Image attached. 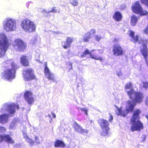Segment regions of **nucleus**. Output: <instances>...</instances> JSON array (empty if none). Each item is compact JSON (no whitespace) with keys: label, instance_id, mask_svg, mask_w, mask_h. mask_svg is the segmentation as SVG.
I'll return each mask as SVG.
<instances>
[{"label":"nucleus","instance_id":"1","mask_svg":"<svg viewBox=\"0 0 148 148\" xmlns=\"http://www.w3.org/2000/svg\"><path fill=\"white\" fill-rule=\"evenodd\" d=\"M132 85L130 82L127 84L125 86V90L130 98L132 100V101H128L126 103V110L123 111L121 108L117 107V110L116 113L118 115L125 117L130 112H132L134 109L136 103H140L143 101V94L140 92H136L132 89Z\"/></svg>","mask_w":148,"mask_h":148},{"label":"nucleus","instance_id":"2","mask_svg":"<svg viewBox=\"0 0 148 148\" xmlns=\"http://www.w3.org/2000/svg\"><path fill=\"white\" fill-rule=\"evenodd\" d=\"M18 109L19 106L17 104H5L3 105L1 110L2 113L8 114H4L0 115V122L3 123H6L8 120L9 114L11 116L13 115L15 112L16 109Z\"/></svg>","mask_w":148,"mask_h":148},{"label":"nucleus","instance_id":"3","mask_svg":"<svg viewBox=\"0 0 148 148\" xmlns=\"http://www.w3.org/2000/svg\"><path fill=\"white\" fill-rule=\"evenodd\" d=\"M8 62L11 63L12 68H5L1 74V77L3 79L8 81H11L15 78L16 69L18 68L19 66L12 60L10 59Z\"/></svg>","mask_w":148,"mask_h":148},{"label":"nucleus","instance_id":"4","mask_svg":"<svg viewBox=\"0 0 148 148\" xmlns=\"http://www.w3.org/2000/svg\"><path fill=\"white\" fill-rule=\"evenodd\" d=\"M140 112V111L138 109H136L134 111L130 122L131 130L132 131H139L143 128L142 123L138 120L139 114Z\"/></svg>","mask_w":148,"mask_h":148},{"label":"nucleus","instance_id":"5","mask_svg":"<svg viewBox=\"0 0 148 148\" xmlns=\"http://www.w3.org/2000/svg\"><path fill=\"white\" fill-rule=\"evenodd\" d=\"M10 39L4 33L0 34V58L5 54L10 45Z\"/></svg>","mask_w":148,"mask_h":148},{"label":"nucleus","instance_id":"6","mask_svg":"<svg viewBox=\"0 0 148 148\" xmlns=\"http://www.w3.org/2000/svg\"><path fill=\"white\" fill-rule=\"evenodd\" d=\"M3 29L7 32H12L17 28L16 22L15 20L10 17L5 18L2 22Z\"/></svg>","mask_w":148,"mask_h":148},{"label":"nucleus","instance_id":"7","mask_svg":"<svg viewBox=\"0 0 148 148\" xmlns=\"http://www.w3.org/2000/svg\"><path fill=\"white\" fill-rule=\"evenodd\" d=\"M21 27L24 31L28 33L34 32L36 28L35 24L28 19L23 20L22 21Z\"/></svg>","mask_w":148,"mask_h":148},{"label":"nucleus","instance_id":"8","mask_svg":"<svg viewBox=\"0 0 148 148\" xmlns=\"http://www.w3.org/2000/svg\"><path fill=\"white\" fill-rule=\"evenodd\" d=\"M132 11L136 14H140V15H147L148 16V12L143 10L139 1L135 2L132 5Z\"/></svg>","mask_w":148,"mask_h":148},{"label":"nucleus","instance_id":"9","mask_svg":"<svg viewBox=\"0 0 148 148\" xmlns=\"http://www.w3.org/2000/svg\"><path fill=\"white\" fill-rule=\"evenodd\" d=\"M23 79L25 81H28L36 79L33 70L31 69H27L24 70L23 72Z\"/></svg>","mask_w":148,"mask_h":148},{"label":"nucleus","instance_id":"10","mask_svg":"<svg viewBox=\"0 0 148 148\" xmlns=\"http://www.w3.org/2000/svg\"><path fill=\"white\" fill-rule=\"evenodd\" d=\"M14 49L18 51H24L26 48V44L20 39L15 40L13 44Z\"/></svg>","mask_w":148,"mask_h":148},{"label":"nucleus","instance_id":"11","mask_svg":"<svg viewBox=\"0 0 148 148\" xmlns=\"http://www.w3.org/2000/svg\"><path fill=\"white\" fill-rule=\"evenodd\" d=\"M92 51H92L89 52V50L87 49L84 51V53L81 55V56L82 58L85 57H89L92 59L96 60H99L100 61H102V58L98 56L92 54Z\"/></svg>","mask_w":148,"mask_h":148},{"label":"nucleus","instance_id":"12","mask_svg":"<svg viewBox=\"0 0 148 148\" xmlns=\"http://www.w3.org/2000/svg\"><path fill=\"white\" fill-rule=\"evenodd\" d=\"M112 51L113 54L116 56H118L123 54V51L122 48L118 44L114 45Z\"/></svg>","mask_w":148,"mask_h":148},{"label":"nucleus","instance_id":"13","mask_svg":"<svg viewBox=\"0 0 148 148\" xmlns=\"http://www.w3.org/2000/svg\"><path fill=\"white\" fill-rule=\"evenodd\" d=\"M44 72L46 77L49 80L53 81H56V79L54 75L50 71L49 69L47 67V64H45V65Z\"/></svg>","mask_w":148,"mask_h":148},{"label":"nucleus","instance_id":"14","mask_svg":"<svg viewBox=\"0 0 148 148\" xmlns=\"http://www.w3.org/2000/svg\"><path fill=\"white\" fill-rule=\"evenodd\" d=\"M24 96L25 101L29 104H32L33 102L34 99L33 97L32 93L31 92L29 91H26Z\"/></svg>","mask_w":148,"mask_h":148},{"label":"nucleus","instance_id":"15","mask_svg":"<svg viewBox=\"0 0 148 148\" xmlns=\"http://www.w3.org/2000/svg\"><path fill=\"white\" fill-rule=\"evenodd\" d=\"M73 127L75 130L81 134H84V133H88V131L87 130L83 129L82 127L77 124L75 122L73 124Z\"/></svg>","mask_w":148,"mask_h":148},{"label":"nucleus","instance_id":"16","mask_svg":"<svg viewBox=\"0 0 148 148\" xmlns=\"http://www.w3.org/2000/svg\"><path fill=\"white\" fill-rule=\"evenodd\" d=\"M3 140L9 143H13L14 142V141L12 140V138L10 137V136L8 135H0V142Z\"/></svg>","mask_w":148,"mask_h":148},{"label":"nucleus","instance_id":"17","mask_svg":"<svg viewBox=\"0 0 148 148\" xmlns=\"http://www.w3.org/2000/svg\"><path fill=\"white\" fill-rule=\"evenodd\" d=\"M98 122L101 128H109V123L108 121L103 119H101L98 120Z\"/></svg>","mask_w":148,"mask_h":148},{"label":"nucleus","instance_id":"18","mask_svg":"<svg viewBox=\"0 0 148 148\" xmlns=\"http://www.w3.org/2000/svg\"><path fill=\"white\" fill-rule=\"evenodd\" d=\"M121 14L119 12H116L114 13L113 16V18L117 21H120L122 18Z\"/></svg>","mask_w":148,"mask_h":148},{"label":"nucleus","instance_id":"19","mask_svg":"<svg viewBox=\"0 0 148 148\" xmlns=\"http://www.w3.org/2000/svg\"><path fill=\"white\" fill-rule=\"evenodd\" d=\"M21 63L24 66H27L28 65L29 62L27 57L25 56H23L21 58Z\"/></svg>","mask_w":148,"mask_h":148},{"label":"nucleus","instance_id":"20","mask_svg":"<svg viewBox=\"0 0 148 148\" xmlns=\"http://www.w3.org/2000/svg\"><path fill=\"white\" fill-rule=\"evenodd\" d=\"M23 134L24 138L26 139L27 142H28L32 146L33 145L34 143V141L28 137L26 134V131H23Z\"/></svg>","mask_w":148,"mask_h":148},{"label":"nucleus","instance_id":"21","mask_svg":"<svg viewBox=\"0 0 148 148\" xmlns=\"http://www.w3.org/2000/svg\"><path fill=\"white\" fill-rule=\"evenodd\" d=\"M54 146L56 147H60L63 148L65 146V145L62 141L58 140L56 141Z\"/></svg>","mask_w":148,"mask_h":148},{"label":"nucleus","instance_id":"22","mask_svg":"<svg viewBox=\"0 0 148 148\" xmlns=\"http://www.w3.org/2000/svg\"><path fill=\"white\" fill-rule=\"evenodd\" d=\"M138 21L137 17L135 15H133L131 18V24L133 26L135 25Z\"/></svg>","mask_w":148,"mask_h":148},{"label":"nucleus","instance_id":"23","mask_svg":"<svg viewBox=\"0 0 148 148\" xmlns=\"http://www.w3.org/2000/svg\"><path fill=\"white\" fill-rule=\"evenodd\" d=\"M102 130L101 132V135L103 136H108L109 133V128H101Z\"/></svg>","mask_w":148,"mask_h":148},{"label":"nucleus","instance_id":"24","mask_svg":"<svg viewBox=\"0 0 148 148\" xmlns=\"http://www.w3.org/2000/svg\"><path fill=\"white\" fill-rule=\"evenodd\" d=\"M62 45L64 49H67L70 47L71 45L68 42L66 41L62 42Z\"/></svg>","mask_w":148,"mask_h":148},{"label":"nucleus","instance_id":"25","mask_svg":"<svg viewBox=\"0 0 148 148\" xmlns=\"http://www.w3.org/2000/svg\"><path fill=\"white\" fill-rule=\"evenodd\" d=\"M91 38L90 35H88L87 33L85 34L84 37V41L85 42L88 41V39Z\"/></svg>","mask_w":148,"mask_h":148},{"label":"nucleus","instance_id":"26","mask_svg":"<svg viewBox=\"0 0 148 148\" xmlns=\"http://www.w3.org/2000/svg\"><path fill=\"white\" fill-rule=\"evenodd\" d=\"M70 3L73 6H76L78 5V2L77 0H73L70 1Z\"/></svg>","mask_w":148,"mask_h":148},{"label":"nucleus","instance_id":"27","mask_svg":"<svg viewBox=\"0 0 148 148\" xmlns=\"http://www.w3.org/2000/svg\"><path fill=\"white\" fill-rule=\"evenodd\" d=\"M73 38L69 37H67L66 38V41L68 42L71 45V43L73 42Z\"/></svg>","mask_w":148,"mask_h":148},{"label":"nucleus","instance_id":"28","mask_svg":"<svg viewBox=\"0 0 148 148\" xmlns=\"http://www.w3.org/2000/svg\"><path fill=\"white\" fill-rule=\"evenodd\" d=\"M96 31L95 30L92 29L90 30L89 32L87 33L88 35H90V37H91L92 35V34H94L95 33Z\"/></svg>","mask_w":148,"mask_h":148},{"label":"nucleus","instance_id":"29","mask_svg":"<svg viewBox=\"0 0 148 148\" xmlns=\"http://www.w3.org/2000/svg\"><path fill=\"white\" fill-rule=\"evenodd\" d=\"M58 12L57 10L56 9L55 7H53L51 10H49V11L47 12L48 13L49 12H51L52 13H56Z\"/></svg>","mask_w":148,"mask_h":148},{"label":"nucleus","instance_id":"30","mask_svg":"<svg viewBox=\"0 0 148 148\" xmlns=\"http://www.w3.org/2000/svg\"><path fill=\"white\" fill-rule=\"evenodd\" d=\"M79 110H81V111L83 112L86 115H87V110L84 108H80Z\"/></svg>","mask_w":148,"mask_h":148},{"label":"nucleus","instance_id":"31","mask_svg":"<svg viewBox=\"0 0 148 148\" xmlns=\"http://www.w3.org/2000/svg\"><path fill=\"white\" fill-rule=\"evenodd\" d=\"M143 87L146 89L148 88V82H143Z\"/></svg>","mask_w":148,"mask_h":148},{"label":"nucleus","instance_id":"32","mask_svg":"<svg viewBox=\"0 0 148 148\" xmlns=\"http://www.w3.org/2000/svg\"><path fill=\"white\" fill-rule=\"evenodd\" d=\"M39 39L38 37L33 38L32 40V43H34L37 42V40Z\"/></svg>","mask_w":148,"mask_h":148},{"label":"nucleus","instance_id":"33","mask_svg":"<svg viewBox=\"0 0 148 148\" xmlns=\"http://www.w3.org/2000/svg\"><path fill=\"white\" fill-rule=\"evenodd\" d=\"M116 74L118 76H121L123 75V73L121 71L119 70L116 71Z\"/></svg>","mask_w":148,"mask_h":148},{"label":"nucleus","instance_id":"34","mask_svg":"<svg viewBox=\"0 0 148 148\" xmlns=\"http://www.w3.org/2000/svg\"><path fill=\"white\" fill-rule=\"evenodd\" d=\"M142 3L146 4L148 7V0H141Z\"/></svg>","mask_w":148,"mask_h":148},{"label":"nucleus","instance_id":"35","mask_svg":"<svg viewBox=\"0 0 148 148\" xmlns=\"http://www.w3.org/2000/svg\"><path fill=\"white\" fill-rule=\"evenodd\" d=\"M101 38L102 37L98 35H95V39L97 41H99Z\"/></svg>","mask_w":148,"mask_h":148},{"label":"nucleus","instance_id":"36","mask_svg":"<svg viewBox=\"0 0 148 148\" xmlns=\"http://www.w3.org/2000/svg\"><path fill=\"white\" fill-rule=\"evenodd\" d=\"M5 127L0 126V133H3L5 132Z\"/></svg>","mask_w":148,"mask_h":148},{"label":"nucleus","instance_id":"37","mask_svg":"<svg viewBox=\"0 0 148 148\" xmlns=\"http://www.w3.org/2000/svg\"><path fill=\"white\" fill-rule=\"evenodd\" d=\"M35 140L36 141V142L38 144H39L40 143V140L39 139V138L36 136H35Z\"/></svg>","mask_w":148,"mask_h":148},{"label":"nucleus","instance_id":"38","mask_svg":"<svg viewBox=\"0 0 148 148\" xmlns=\"http://www.w3.org/2000/svg\"><path fill=\"white\" fill-rule=\"evenodd\" d=\"M36 56H37V58L36 57L35 58V59L37 61H40V58L38 54H37L36 55Z\"/></svg>","mask_w":148,"mask_h":148},{"label":"nucleus","instance_id":"39","mask_svg":"<svg viewBox=\"0 0 148 148\" xmlns=\"http://www.w3.org/2000/svg\"><path fill=\"white\" fill-rule=\"evenodd\" d=\"M109 115H110V118L109 119V121L110 122H111L113 120V117L112 115L109 114Z\"/></svg>","mask_w":148,"mask_h":148},{"label":"nucleus","instance_id":"40","mask_svg":"<svg viewBox=\"0 0 148 148\" xmlns=\"http://www.w3.org/2000/svg\"><path fill=\"white\" fill-rule=\"evenodd\" d=\"M52 34L53 35H55L56 34H58V32H51Z\"/></svg>","mask_w":148,"mask_h":148},{"label":"nucleus","instance_id":"41","mask_svg":"<svg viewBox=\"0 0 148 148\" xmlns=\"http://www.w3.org/2000/svg\"><path fill=\"white\" fill-rule=\"evenodd\" d=\"M51 114H52V116L53 118H55L56 117V115L55 114L52 113Z\"/></svg>","mask_w":148,"mask_h":148},{"label":"nucleus","instance_id":"42","mask_svg":"<svg viewBox=\"0 0 148 148\" xmlns=\"http://www.w3.org/2000/svg\"><path fill=\"white\" fill-rule=\"evenodd\" d=\"M10 127L11 129H12L13 128V126H12V125H11Z\"/></svg>","mask_w":148,"mask_h":148},{"label":"nucleus","instance_id":"43","mask_svg":"<svg viewBox=\"0 0 148 148\" xmlns=\"http://www.w3.org/2000/svg\"><path fill=\"white\" fill-rule=\"evenodd\" d=\"M52 121V118H51V120L50 121V123H51V121Z\"/></svg>","mask_w":148,"mask_h":148},{"label":"nucleus","instance_id":"44","mask_svg":"<svg viewBox=\"0 0 148 148\" xmlns=\"http://www.w3.org/2000/svg\"><path fill=\"white\" fill-rule=\"evenodd\" d=\"M45 12V10H43V12Z\"/></svg>","mask_w":148,"mask_h":148},{"label":"nucleus","instance_id":"45","mask_svg":"<svg viewBox=\"0 0 148 148\" xmlns=\"http://www.w3.org/2000/svg\"><path fill=\"white\" fill-rule=\"evenodd\" d=\"M103 51L102 50H101V53H103Z\"/></svg>","mask_w":148,"mask_h":148},{"label":"nucleus","instance_id":"46","mask_svg":"<svg viewBox=\"0 0 148 148\" xmlns=\"http://www.w3.org/2000/svg\"><path fill=\"white\" fill-rule=\"evenodd\" d=\"M71 69H72V65H71Z\"/></svg>","mask_w":148,"mask_h":148},{"label":"nucleus","instance_id":"47","mask_svg":"<svg viewBox=\"0 0 148 148\" xmlns=\"http://www.w3.org/2000/svg\"><path fill=\"white\" fill-rule=\"evenodd\" d=\"M49 116L50 117H51V116H50V115H49Z\"/></svg>","mask_w":148,"mask_h":148}]
</instances>
